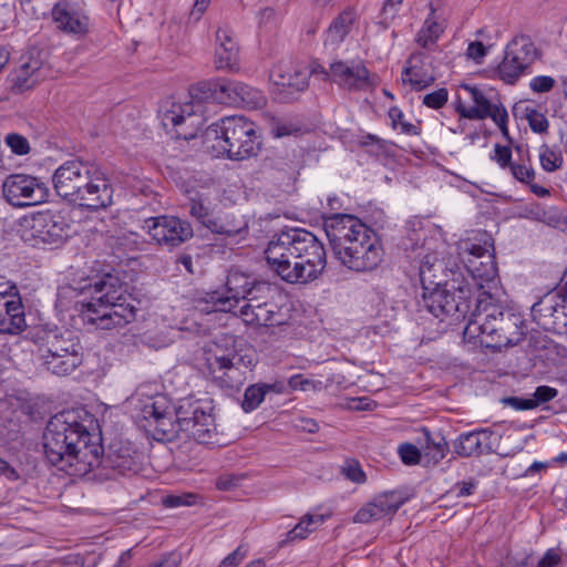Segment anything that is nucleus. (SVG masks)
Here are the masks:
<instances>
[{
    "label": "nucleus",
    "instance_id": "43",
    "mask_svg": "<svg viewBox=\"0 0 567 567\" xmlns=\"http://www.w3.org/2000/svg\"><path fill=\"white\" fill-rule=\"evenodd\" d=\"M389 117L391 120L392 127L396 128L400 126L403 134L415 136L421 134V128L419 125L404 121V114L398 106H392L389 110Z\"/></svg>",
    "mask_w": 567,
    "mask_h": 567
},
{
    "label": "nucleus",
    "instance_id": "64",
    "mask_svg": "<svg viewBox=\"0 0 567 567\" xmlns=\"http://www.w3.org/2000/svg\"><path fill=\"white\" fill-rule=\"evenodd\" d=\"M0 474L10 481L20 478L18 471L2 458H0Z\"/></svg>",
    "mask_w": 567,
    "mask_h": 567
},
{
    "label": "nucleus",
    "instance_id": "23",
    "mask_svg": "<svg viewBox=\"0 0 567 567\" xmlns=\"http://www.w3.org/2000/svg\"><path fill=\"white\" fill-rule=\"evenodd\" d=\"M326 79L348 91H362L372 85L370 71L362 61H334L330 64Z\"/></svg>",
    "mask_w": 567,
    "mask_h": 567
},
{
    "label": "nucleus",
    "instance_id": "45",
    "mask_svg": "<svg viewBox=\"0 0 567 567\" xmlns=\"http://www.w3.org/2000/svg\"><path fill=\"white\" fill-rule=\"evenodd\" d=\"M539 161L543 169L546 172H554L558 169L563 164L561 157L551 151L547 145L542 146Z\"/></svg>",
    "mask_w": 567,
    "mask_h": 567
},
{
    "label": "nucleus",
    "instance_id": "3",
    "mask_svg": "<svg viewBox=\"0 0 567 567\" xmlns=\"http://www.w3.org/2000/svg\"><path fill=\"white\" fill-rule=\"evenodd\" d=\"M268 268L288 284H309L327 267L323 243L305 228L275 234L265 249Z\"/></svg>",
    "mask_w": 567,
    "mask_h": 567
},
{
    "label": "nucleus",
    "instance_id": "44",
    "mask_svg": "<svg viewBox=\"0 0 567 567\" xmlns=\"http://www.w3.org/2000/svg\"><path fill=\"white\" fill-rule=\"evenodd\" d=\"M342 474L351 482L363 484L367 481L360 463L357 460H347L341 468Z\"/></svg>",
    "mask_w": 567,
    "mask_h": 567
},
{
    "label": "nucleus",
    "instance_id": "56",
    "mask_svg": "<svg viewBox=\"0 0 567 567\" xmlns=\"http://www.w3.org/2000/svg\"><path fill=\"white\" fill-rule=\"evenodd\" d=\"M466 54L476 63H481L483 58L487 54V49L482 42L474 41L468 44Z\"/></svg>",
    "mask_w": 567,
    "mask_h": 567
},
{
    "label": "nucleus",
    "instance_id": "11",
    "mask_svg": "<svg viewBox=\"0 0 567 567\" xmlns=\"http://www.w3.org/2000/svg\"><path fill=\"white\" fill-rule=\"evenodd\" d=\"M471 295L468 284L455 286V280H453L452 284L445 282L443 286H436L433 290L422 292L419 306L425 308L436 318L465 319L472 312Z\"/></svg>",
    "mask_w": 567,
    "mask_h": 567
},
{
    "label": "nucleus",
    "instance_id": "50",
    "mask_svg": "<svg viewBox=\"0 0 567 567\" xmlns=\"http://www.w3.org/2000/svg\"><path fill=\"white\" fill-rule=\"evenodd\" d=\"M509 169L514 178L523 184L529 185L535 178V171L532 166L513 163Z\"/></svg>",
    "mask_w": 567,
    "mask_h": 567
},
{
    "label": "nucleus",
    "instance_id": "4",
    "mask_svg": "<svg viewBox=\"0 0 567 567\" xmlns=\"http://www.w3.org/2000/svg\"><path fill=\"white\" fill-rule=\"evenodd\" d=\"M326 234L334 257L353 271H371L383 260L377 233L352 215H336L326 223Z\"/></svg>",
    "mask_w": 567,
    "mask_h": 567
},
{
    "label": "nucleus",
    "instance_id": "7",
    "mask_svg": "<svg viewBox=\"0 0 567 567\" xmlns=\"http://www.w3.org/2000/svg\"><path fill=\"white\" fill-rule=\"evenodd\" d=\"M91 298L75 303L85 322L100 329H113L135 320L136 308L127 293V285L111 274L104 275L90 287Z\"/></svg>",
    "mask_w": 567,
    "mask_h": 567
},
{
    "label": "nucleus",
    "instance_id": "41",
    "mask_svg": "<svg viewBox=\"0 0 567 567\" xmlns=\"http://www.w3.org/2000/svg\"><path fill=\"white\" fill-rule=\"evenodd\" d=\"M188 210L192 217L196 218L203 226L208 228L213 220V216L204 198L197 192L189 197Z\"/></svg>",
    "mask_w": 567,
    "mask_h": 567
},
{
    "label": "nucleus",
    "instance_id": "35",
    "mask_svg": "<svg viewBox=\"0 0 567 567\" xmlns=\"http://www.w3.org/2000/svg\"><path fill=\"white\" fill-rule=\"evenodd\" d=\"M235 95H233L234 105L243 106L250 110L262 107L266 104L264 93L246 83L238 82L236 85Z\"/></svg>",
    "mask_w": 567,
    "mask_h": 567
},
{
    "label": "nucleus",
    "instance_id": "32",
    "mask_svg": "<svg viewBox=\"0 0 567 567\" xmlns=\"http://www.w3.org/2000/svg\"><path fill=\"white\" fill-rule=\"evenodd\" d=\"M444 265L435 255H425L420 264L419 276L423 292L433 290L436 286H443L441 274Z\"/></svg>",
    "mask_w": 567,
    "mask_h": 567
},
{
    "label": "nucleus",
    "instance_id": "63",
    "mask_svg": "<svg viewBox=\"0 0 567 567\" xmlns=\"http://www.w3.org/2000/svg\"><path fill=\"white\" fill-rule=\"evenodd\" d=\"M238 481L234 475H224L217 480L216 485L219 489L229 491L238 486Z\"/></svg>",
    "mask_w": 567,
    "mask_h": 567
},
{
    "label": "nucleus",
    "instance_id": "31",
    "mask_svg": "<svg viewBox=\"0 0 567 567\" xmlns=\"http://www.w3.org/2000/svg\"><path fill=\"white\" fill-rule=\"evenodd\" d=\"M239 317L247 324H257L264 327H276L285 322L284 316L280 313L276 299L266 301L265 303L258 306V308L239 310Z\"/></svg>",
    "mask_w": 567,
    "mask_h": 567
},
{
    "label": "nucleus",
    "instance_id": "38",
    "mask_svg": "<svg viewBox=\"0 0 567 567\" xmlns=\"http://www.w3.org/2000/svg\"><path fill=\"white\" fill-rule=\"evenodd\" d=\"M208 229L214 234L233 237L247 229V223L240 218H236L233 214L226 213L224 215L213 217L210 225H208Z\"/></svg>",
    "mask_w": 567,
    "mask_h": 567
},
{
    "label": "nucleus",
    "instance_id": "29",
    "mask_svg": "<svg viewBox=\"0 0 567 567\" xmlns=\"http://www.w3.org/2000/svg\"><path fill=\"white\" fill-rule=\"evenodd\" d=\"M216 69L230 72L237 71L239 64V48L233 38V32L227 28H219L216 32Z\"/></svg>",
    "mask_w": 567,
    "mask_h": 567
},
{
    "label": "nucleus",
    "instance_id": "47",
    "mask_svg": "<svg viewBox=\"0 0 567 567\" xmlns=\"http://www.w3.org/2000/svg\"><path fill=\"white\" fill-rule=\"evenodd\" d=\"M526 118L528 121L530 130L534 133H547L549 123L547 117L543 113L538 112L535 109H527Z\"/></svg>",
    "mask_w": 567,
    "mask_h": 567
},
{
    "label": "nucleus",
    "instance_id": "27",
    "mask_svg": "<svg viewBox=\"0 0 567 567\" xmlns=\"http://www.w3.org/2000/svg\"><path fill=\"white\" fill-rule=\"evenodd\" d=\"M42 64L39 50L32 49L24 53L20 59V65L11 73L12 91L23 93L34 87L41 80Z\"/></svg>",
    "mask_w": 567,
    "mask_h": 567
},
{
    "label": "nucleus",
    "instance_id": "34",
    "mask_svg": "<svg viewBox=\"0 0 567 567\" xmlns=\"http://www.w3.org/2000/svg\"><path fill=\"white\" fill-rule=\"evenodd\" d=\"M279 296L277 289L267 281L255 280L249 290L241 300L246 303L239 310H247L249 308H258L261 303L276 299Z\"/></svg>",
    "mask_w": 567,
    "mask_h": 567
},
{
    "label": "nucleus",
    "instance_id": "30",
    "mask_svg": "<svg viewBox=\"0 0 567 567\" xmlns=\"http://www.w3.org/2000/svg\"><path fill=\"white\" fill-rule=\"evenodd\" d=\"M425 53L414 52L402 71V82L415 91H423L435 82V76L424 66Z\"/></svg>",
    "mask_w": 567,
    "mask_h": 567
},
{
    "label": "nucleus",
    "instance_id": "19",
    "mask_svg": "<svg viewBox=\"0 0 567 567\" xmlns=\"http://www.w3.org/2000/svg\"><path fill=\"white\" fill-rule=\"evenodd\" d=\"M255 280L256 279L239 270H230L226 279V293L223 295L219 291L206 293V297L203 300L207 306L203 308V310L207 312L233 311L245 297Z\"/></svg>",
    "mask_w": 567,
    "mask_h": 567
},
{
    "label": "nucleus",
    "instance_id": "59",
    "mask_svg": "<svg viewBox=\"0 0 567 567\" xmlns=\"http://www.w3.org/2000/svg\"><path fill=\"white\" fill-rule=\"evenodd\" d=\"M560 560V555L554 548H550L539 559L537 567H557Z\"/></svg>",
    "mask_w": 567,
    "mask_h": 567
},
{
    "label": "nucleus",
    "instance_id": "40",
    "mask_svg": "<svg viewBox=\"0 0 567 567\" xmlns=\"http://www.w3.org/2000/svg\"><path fill=\"white\" fill-rule=\"evenodd\" d=\"M275 384L257 383L249 385L244 393V400L241 408L245 412H251L256 410L261 402L265 400V395L269 391L275 390Z\"/></svg>",
    "mask_w": 567,
    "mask_h": 567
},
{
    "label": "nucleus",
    "instance_id": "39",
    "mask_svg": "<svg viewBox=\"0 0 567 567\" xmlns=\"http://www.w3.org/2000/svg\"><path fill=\"white\" fill-rule=\"evenodd\" d=\"M426 446L423 453L424 466L436 465L449 452V444L444 436L439 435L437 440L432 437L429 432L425 433Z\"/></svg>",
    "mask_w": 567,
    "mask_h": 567
},
{
    "label": "nucleus",
    "instance_id": "52",
    "mask_svg": "<svg viewBox=\"0 0 567 567\" xmlns=\"http://www.w3.org/2000/svg\"><path fill=\"white\" fill-rule=\"evenodd\" d=\"M556 84L554 78L549 75H538L532 79L529 87L535 93H547L550 92Z\"/></svg>",
    "mask_w": 567,
    "mask_h": 567
},
{
    "label": "nucleus",
    "instance_id": "54",
    "mask_svg": "<svg viewBox=\"0 0 567 567\" xmlns=\"http://www.w3.org/2000/svg\"><path fill=\"white\" fill-rule=\"evenodd\" d=\"M502 401L505 405H508L516 411H526L535 409V404L532 402V398L507 396L504 398Z\"/></svg>",
    "mask_w": 567,
    "mask_h": 567
},
{
    "label": "nucleus",
    "instance_id": "57",
    "mask_svg": "<svg viewBox=\"0 0 567 567\" xmlns=\"http://www.w3.org/2000/svg\"><path fill=\"white\" fill-rule=\"evenodd\" d=\"M179 563V555L175 553H168L163 555L157 560L152 561L147 567H177Z\"/></svg>",
    "mask_w": 567,
    "mask_h": 567
},
{
    "label": "nucleus",
    "instance_id": "10",
    "mask_svg": "<svg viewBox=\"0 0 567 567\" xmlns=\"http://www.w3.org/2000/svg\"><path fill=\"white\" fill-rule=\"evenodd\" d=\"M225 341L231 349L223 350L216 344L207 353L206 365L220 388L236 389L243 383L246 370L255 365L256 352L243 338L229 337Z\"/></svg>",
    "mask_w": 567,
    "mask_h": 567
},
{
    "label": "nucleus",
    "instance_id": "42",
    "mask_svg": "<svg viewBox=\"0 0 567 567\" xmlns=\"http://www.w3.org/2000/svg\"><path fill=\"white\" fill-rule=\"evenodd\" d=\"M353 22V12L351 10H344L332 21L329 27V31L337 35L340 40H343L350 32Z\"/></svg>",
    "mask_w": 567,
    "mask_h": 567
},
{
    "label": "nucleus",
    "instance_id": "37",
    "mask_svg": "<svg viewBox=\"0 0 567 567\" xmlns=\"http://www.w3.org/2000/svg\"><path fill=\"white\" fill-rule=\"evenodd\" d=\"M321 523H323V516L310 514L305 515L300 522L285 535L278 546L285 547L297 540L306 539L308 535L316 529V525Z\"/></svg>",
    "mask_w": 567,
    "mask_h": 567
},
{
    "label": "nucleus",
    "instance_id": "1",
    "mask_svg": "<svg viewBox=\"0 0 567 567\" xmlns=\"http://www.w3.org/2000/svg\"><path fill=\"white\" fill-rule=\"evenodd\" d=\"M213 406L208 402L184 399L173 406L165 395L148 398L138 417L156 441L193 439L199 444L212 443L216 434Z\"/></svg>",
    "mask_w": 567,
    "mask_h": 567
},
{
    "label": "nucleus",
    "instance_id": "26",
    "mask_svg": "<svg viewBox=\"0 0 567 567\" xmlns=\"http://www.w3.org/2000/svg\"><path fill=\"white\" fill-rule=\"evenodd\" d=\"M286 71V64L279 62L270 71V80L274 84L275 93L281 102L293 101L299 92L308 87L309 73L302 69H295L286 78L279 73Z\"/></svg>",
    "mask_w": 567,
    "mask_h": 567
},
{
    "label": "nucleus",
    "instance_id": "36",
    "mask_svg": "<svg viewBox=\"0 0 567 567\" xmlns=\"http://www.w3.org/2000/svg\"><path fill=\"white\" fill-rule=\"evenodd\" d=\"M444 28L443 22H440L435 14V9L431 6V12L416 35V42L422 48L430 49L436 43L437 39L444 32Z\"/></svg>",
    "mask_w": 567,
    "mask_h": 567
},
{
    "label": "nucleus",
    "instance_id": "61",
    "mask_svg": "<svg viewBox=\"0 0 567 567\" xmlns=\"http://www.w3.org/2000/svg\"><path fill=\"white\" fill-rule=\"evenodd\" d=\"M210 1L212 0H195L189 17L194 21H198L206 11V9L208 8Z\"/></svg>",
    "mask_w": 567,
    "mask_h": 567
},
{
    "label": "nucleus",
    "instance_id": "5",
    "mask_svg": "<svg viewBox=\"0 0 567 567\" xmlns=\"http://www.w3.org/2000/svg\"><path fill=\"white\" fill-rule=\"evenodd\" d=\"M520 313L494 303L491 292L483 290L464 329L465 338L478 339L482 346L499 349L517 344L525 334Z\"/></svg>",
    "mask_w": 567,
    "mask_h": 567
},
{
    "label": "nucleus",
    "instance_id": "18",
    "mask_svg": "<svg viewBox=\"0 0 567 567\" xmlns=\"http://www.w3.org/2000/svg\"><path fill=\"white\" fill-rule=\"evenodd\" d=\"M96 456L99 462L94 464V468H100L101 475H105L107 478L136 474L141 468L140 454L121 442L112 443L106 454L100 443Z\"/></svg>",
    "mask_w": 567,
    "mask_h": 567
},
{
    "label": "nucleus",
    "instance_id": "14",
    "mask_svg": "<svg viewBox=\"0 0 567 567\" xmlns=\"http://www.w3.org/2000/svg\"><path fill=\"white\" fill-rule=\"evenodd\" d=\"M533 320L544 330L567 333V290L556 287L542 296L530 309Z\"/></svg>",
    "mask_w": 567,
    "mask_h": 567
},
{
    "label": "nucleus",
    "instance_id": "12",
    "mask_svg": "<svg viewBox=\"0 0 567 567\" xmlns=\"http://www.w3.org/2000/svg\"><path fill=\"white\" fill-rule=\"evenodd\" d=\"M71 225L61 212L43 210L25 216L21 238L32 246L62 245L70 237Z\"/></svg>",
    "mask_w": 567,
    "mask_h": 567
},
{
    "label": "nucleus",
    "instance_id": "21",
    "mask_svg": "<svg viewBox=\"0 0 567 567\" xmlns=\"http://www.w3.org/2000/svg\"><path fill=\"white\" fill-rule=\"evenodd\" d=\"M33 339L39 353L83 357L80 339L70 330L41 328L35 331Z\"/></svg>",
    "mask_w": 567,
    "mask_h": 567
},
{
    "label": "nucleus",
    "instance_id": "58",
    "mask_svg": "<svg viewBox=\"0 0 567 567\" xmlns=\"http://www.w3.org/2000/svg\"><path fill=\"white\" fill-rule=\"evenodd\" d=\"M477 487V483L474 480L467 482H458L456 483L452 492L455 493L456 497H466L474 493Z\"/></svg>",
    "mask_w": 567,
    "mask_h": 567
},
{
    "label": "nucleus",
    "instance_id": "60",
    "mask_svg": "<svg viewBox=\"0 0 567 567\" xmlns=\"http://www.w3.org/2000/svg\"><path fill=\"white\" fill-rule=\"evenodd\" d=\"M402 2L403 0H385L382 7V14L384 19H393Z\"/></svg>",
    "mask_w": 567,
    "mask_h": 567
},
{
    "label": "nucleus",
    "instance_id": "15",
    "mask_svg": "<svg viewBox=\"0 0 567 567\" xmlns=\"http://www.w3.org/2000/svg\"><path fill=\"white\" fill-rule=\"evenodd\" d=\"M488 247L494 249L493 244L485 243L483 246L470 240L464 241L461 246L465 269L480 290H483L485 286L491 289L496 285L497 264Z\"/></svg>",
    "mask_w": 567,
    "mask_h": 567
},
{
    "label": "nucleus",
    "instance_id": "22",
    "mask_svg": "<svg viewBox=\"0 0 567 567\" xmlns=\"http://www.w3.org/2000/svg\"><path fill=\"white\" fill-rule=\"evenodd\" d=\"M25 327L24 306L17 286L0 284V333L18 334Z\"/></svg>",
    "mask_w": 567,
    "mask_h": 567
},
{
    "label": "nucleus",
    "instance_id": "49",
    "mask_svg": "<svg viewBox=\"0 0 567 567\" xmlns=\"http://www.w3.org/2000/svg\"><path fill=\"white\" fill-rule=\"evenodd\" d=\"M449 99V91L445 87L437 89L423 97V104L430 109L439 110L443 107Z\"/></svg>",
    "mask_w": 567,
    "mask_h": 567
},
{
    "label": "nucleus",
    "instance_id": "25",
    "mask_svg": "<svg viewBox=\"0 0 567 567\" xmlns=\"http://www.w3.org/2000/svg\"><path fill=\"white\" fill-rule=\"evenodd\" d=\"M52 21L58 30L79 38L90 32V18L74 4L60 1L51 10Z\"/></svg>",
    "mask_w": 567,
    "mask_h": 567
},
{
    "label": "nucleus",
    "instance_id": "62",
    "mask_svg": "<svg viewBox=\"0 0 567 567\" xmlns=\"http://www.w3.org/2000/svg\"><path fill=\"white\" fill-rule=\"evenodd\" d=\"M297 132H299L298 127L287 123H278L272 127V133L276 137L288 136Z\"/></svg>",
    "mask_w": 567,
    "mask_h": 567
},
{
    "label": "nucleus",
    "instance_id": "28",
    "mask_svg": "<svg viewBox=\"0 0 567 567\" xmlns=\"http://www.w3.org/2000/svg\"><path fill=\"white\" fill-rule=\"evenodd\" d=\"M494 432L489 429H480L462 433L453 444L454 452L461 457L480 456L494 452Z\"/></svg>",
    "mask_w": 567,
    "mask_h": 567
},
{
    "label": "nucleus",
    "instance_id": "8",
    "mask_svg": "<svg viewBox=\"0 0 567 567\" xmlns=\"http://www.w3.org/2000/svg\"><path fill=\"white\" fill-rule=\"evenodd\" d=\"M237 81L217 78L198 82L189 89V101L184 103H173L163 114L165 127L177 128L189 122L190 127L197 123L194 117L203 114V104L205 102H217L220 104L234 105L233 95L236 92ZM196 136V132H186L176 130V137L190 140Z\"/></svg>",
    "mask_w": 567,
    "mask_h": 567
},
{
    "label": "nucleus",
    "instance_id": "24",
    "mask_svg": "<svg viewBox=\"0 0 567 567\" xmlns=\"http://www.w3.org/2000/svg\"><path fill=\"white\" fill-rule=\"evenodd\" d=\"M405 501L402 493L398 491L380 493L355 513L353 522L369 524L385 517H392Z\"/></svg>",
    "mask_w": 567,
    "mask_h": 567
},
{
    "label": "nucleus",
    "instance_id": "6",
    "mask_svg": "<svg viewBox=\"0 0 567 567\" xmlns=\"http://www.w3.org/2000/svg\"><path fill=\"white\" fill-rule=\"evenodd\" d=\"M54 190L62 199L80 207L99 210L112 204L113 188L91 163L69 159L53 173Z\"/></svg>",
    "mask_w": 567,
    "mask_h": 567
},
{
    "label": "nucleus",
    "instance_id": "48",
    "mask_svg": "<svg viewBox=\"0 0 567 567\" xmlns=\"http://www.w3.org/2000/svg\"><path fill=\"white\" fill-rule=\"evenodd\" d=\"M399 454L405 465H415L423 461L421 451L411 443H403L399 446Z\"/></svg>",
    "mask_w": 567,
    "mask_h": 567
},
{
    "label": "nucleus",
    "instance_id": "9",
    "mask_svg": "<svg viewBox=\"0 0 567 567\" xmlns=\"http://www.w3.org/2000/svg\"><path fill=\"white\" fill-rule=\"evenodd\" d=\"M203 137L207 148L236 161L255 156L260 148L255 123L239 115L210 124Z\"/></svg>",
    "mask_w": 567,
    "mask_h": 567
},
{
    "label": "nucleus",
    "instance_id": "16",
    "mask_svg": "<svg viewBox=\"0 0 567 567\" xmlns=\"http://www.w3.org/2000/svg\"><path fill=\"white\" fill-rule=\"evenodd\" d=\"M537 58V49L528 35L515 37L507 45L497 74L507 84H514Z\"/></svg>",
    "mask_w": 567,
    "mask_h": 567
},
{
    "label": "nucleus",
    "instance_id": "51",
    "mask_svg": "<svg viewBox=\"0 0 567 567\" xmlns=\"http://www.w3.org/2000/svg\"><path fill=\"white\" fill-rule=\"evenodd\" d=\"M558 395V390L548 385H539L536 388L532 402L535 404V409L540 404L547 403Z\"/></svg>",
    "mask_w": 567,
    "mask_h": 567
},
{
    "label": "nucleus",
    "instance_id": "53",
    "mask_svg": "<svg viewBox=\"0 0 567 567\" xmlns=\"http://www.w3.org/2000/svg\"><path fill=\"white\" fill-rule=\"evenodd\" d=\"M494 152H495V154L492 157V159L497 162L502 168L511 167V165L513 164L511 162V159H512L511 147L496 144Z\"/></svg>",
    "mask_w": 567,
    "mask_h": 567
},
{
    "label": "nucleus",
    "instance_id": "55",
    "mask_svg": "<svg viewBox=\"0 0 567 567\" xmlns=\"http://www.w3.org/2000/svg\"><path fill=\"white\" fill-rule=\"evenodd\" d=\"M195 495H168L164 498L163 504L166 507H179L185 505H192L194 503Z\"/></svg>",
    "mask_w": 567,
    "mask_h": 567
},
{
    "label": "nucleus",
    "instance_id": "17",
    "mask_svg": "<svg viewBox=\"0 0 567 567\" xmlns=\"http://www.w3.org/2000/svg\"><path fill=\"white\" fill-rule=\"evenodd\" d=\"M143 228L162 247L173 249L189 240L194 230L189 221L176 216H156L145 219Z\"/></svg>",
    "mask_w": 567,
    "mask_h": 567
},
{
    "label": "nucleus",
    "instance_id": "20",
    "mask_svg": "<svg viewBox=\"0 0 567 567\" xmlns=\"http://www.w3.org/2000/svg\"><path fill=\"white\" fill-rule=\"evenodd\" d=\"M463 87L464 90L468 91L474 105L466 107L462 104H458L456 111L460 116L467 120H485L489 117L499 127L502 133L507 135L508 114L506 109L501 103H492V101L488 100L486 95L475 86L466 84L463 85Z\"/></svg>",
    "mask_w": 567,
    "mask_h": 567
},
{
    "label": "nucleus",
    "instance_id": "13",
    "mask_svg": "<svg viewBox=\"0 0 567 567\" xmlns=\"http://www.w3.org/2000/svg\"><path fill=\"white\" fill-rule=\"evenodd\" d=\"M49 194L48 185L41 178L29 174H10L2 183L3 198L17 208L42 204Z\"/></svg>",
    "mask_w": 567,
    "mask_h": 567
},
{
    "label": "nucleus",
    "instance_id": "46",
    "mask_svg": "<svg viewBox=\"0 0 567 567\" xmlns=\"http://www.w3.org/2000/svg\"><path fill=\"white\" fill-rule=\"evenodd\" d=\"M6 144L9 146L11 152L16 155H27L30 153V144L27 137L18 133H9L6 136Z\"/></svg>",
    "mask_w": 567,
    "mask_h": 567
},
{
    "label": "nucleus",
    "instance_id": "33",
    "mask_svg": "<svg viewBox=\"0 0 567 567\" xmlns=\"http://www.w3.org/2000/svg\"><path fill=\"white\" fill-rule=\"evenodd\" d=\"M41 365L52 374L64 377L81 365L83 357L39 353Z\"/></svg>",
    "mask_w": 567,
    "mask_h": 567
},
{
    "label": "nucleus",
    "instance_id": "2",
    "mask_svg": "<svg viewBox=\"0 0 567 567\" xmlns=\"http://www.w3.org/2000/svg\"><path fill=\"white\" fill-rule=\"evenodd\" d=\"M101 437L90 433L75 410L62 411L47 423L43 447L48 461L70 475H85L94 470Z\"/></svg>",
    "mask_w": 567,
    "mask_h": 567
}]
</instances>
